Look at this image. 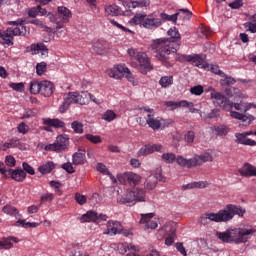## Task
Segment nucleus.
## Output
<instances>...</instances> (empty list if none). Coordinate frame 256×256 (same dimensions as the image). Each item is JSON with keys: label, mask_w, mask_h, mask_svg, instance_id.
Wrapping results in <instances>:
<instances>
[{"label": "nucleus", "mask_w": 256, "mask_h": 256, "mask_svg": "<svg viewBox=\"0 0 256 256\" xmlns=\"http://www.w3.org/2000/svg\"><path fill=\"white\" fill-rule=\"evenodd\" d=\"M31 51H40L41 55L47 56L49 53V49L43 43L32 44L30 46Z\"/></svg>", "instance_id": "nucleus-38"}, {"label": "nucleus", "mask_w": 256, "mask_h": 256, "mask_svg": "<svg viewBox=\"0 0 256 256\" xmlns=\"http://www.w3.org/2000/svg\"><path fill=\"white\" fill-rule=\"evenodd\" d=\"M47 71V63L45 62H40L36 65V73L37 75L41 76L43 73Z\"/></svg>", "instance_id": "nucleus-56"}, {"label": "nucleus", "mask_w": 256, "mask_h": 256, "mask_svg": "<svg viewBox=\"0 0 256 256\" xmlns=\"http://www.w3.org/2000/svg\"><path fill=\"white\" fill-rule=\"evenodd\" d=\"M252 103H245L241 101L240 103H233V107L236 109V111H243L244 113H247L249 109L252 107Z\"/></svg>", "instance_id": "nucleus-39"}, {"label": "nucleus", "mask_w": 256, "mask_h": 256, "mask_svg": "<svg viewBox=\"0 0 256 256\" xmlns=\"http://www.w3.org/2000/svg\"><path fill=\"white\" fill-rule=\"evenodd\" d=\"M216 135H219L220 137H225L227 133H229V128L225 125L217 126L215 128Z\"/></svg>", "instance_id": "nucleus-53"}, {"label": "nucleus", "mask_w": 256, "mask_h": 256, "mask_svg": "<svg viewBox=\"0 0 256 256\" xmlns=\"http://www.w3.org/2000/svg\"><path fill=\"white\" fill-rule=\"evenodd\" d=\"M205 90L203 89V86H201V85H197V86H194V87H192L191 89H190V93L192 94V95H203V92H204Z\"/></svg>", "instance_id": "nucleus-61"}, {"label": "nucleus", "mask_w": 256, "mask_h": 256, "mask_svg": "<svg viewBox=\"0 0 256 256\" xmlns=\"http://www.w3.org/2000/svg\"><path fill=\"white\" fill-rule=\"evenodd\" d=\"M53 199L52 193H45L40 198V205H43V203H47L48 201H51Z\"/></svg>", "instance_id": "nucleus-62"}, {"label": "nucleus", "mask_w": 256, "mask_h": 256, "mask_svg": "<svg viewBox=\"0 0 256 256\" xmlns=\"http://www.w3.org/2000/svg\"><path fill=\"white\" fill-rule=\"evenodd\" d=\"M43 124L48 127H55V129H65V122L59 119L44 118Z\"/></svg>", "instance_id": "nucleus-29"}, {"label": "nucleus", "mask_w": 256, "mask_h": 256, "mask_svg": "<svg viewBox=\"0 0 256 256\" xmlns=\"http://www.w3.org/2000/svg\"><path fill=\"white\" fill-rule=\"evenodd\" d=\"M236 143L239 145H247L248 147H255L256 141L252 140L251 138H247L244 133H236Z\"/></svg>", "instance_id": "nucleus-24"}, {"label": "nucleus", "mask_w": 256, "mask_h": 256, "mask_svg": "<svg viewBox=\"0 0 256 256\" xmlns=\"http://www.w3.org/2000/svg\"><path fill=\"white\" fill-rule=\"evenodd\" d=\"M53 91H55V86L53 85V83H51V81H41L40 93L44 97H51L53 95Z\"/></svg>", "instance_id": "nucleus-20"}, {"label": "nucleus", "mask_w": 256, "mask_h": 256, "mask_svg": "<svg viewBox=\"0 0 256 256\" xmlns=\"http://www.w3.org/2000/svg\"><path fill=\"white\" fill-rule=\"evenodd\" d=\"M224 79L220 80L221 87H231V85H235L236 80L235 78L228 76L225 74V76H222Z\"/></svg>", "instance_id": "nucleus-41"}, {"label": "nucleus", "mask_w": 256, "mask_h": 256, "mask_svg": "<svg viewBox=\"0 0 256 256\" xmlns=\"http://www.w3.org/2000/svg\"><path fill=\"white\" fill-rule=\"evenodd\" d=\"M196 160V167L202 163H207L213 161V156L209 152H204L201 155H196L193 157Z\"/></svg>", "instance_id": "nucleus-33"}, {"label": "nucleus", "mask_w": 256, "mask_h": 256, "mask_svg": "<svg viewBox=\"0 0 256 256\" xmlns=\"http://www.w3.org/2000/svg\"><path fill=\"white\" fill-rule=\"evenodd\" d=\"M253 233H256V229L248 224L239 228H228L226 231L216 232V237L222 243H234L235 245H241L242 243H247Z\"/></svg>", "instance_id": "nucleus-3"}, {"label": "nucleus", "mask_w": 256, "mask_h": 256, "mask_svg": "<svg viewBox=\"0 0 256 256\" xmlns=\"http://www.w3.org/2000/svg\"><path fill=\"white\" fill-rule=\"evenodd\" d=\"M173 83V76H164L160 79L159 84L161 87H169Z\"/></svg>", "instance_id": "nucleus-51"}, {"label": "nucleus", "mask_w": 256, "mask_h": 256, "mask_svg": "<svg viewBox=\"0 0 256 256\" xmlns=\"http://www.w3.org/2000/svg\"><path fill=\"white\" fill-rule=\"evenodd\" d=\"M13 241L14 243H18L19 239H17L16 237H8V238H2L0 240V250L1 249H11L13 247Z\"/></svg>", "instance_id": "nucleus-32"}, {"label": "nucleus", "mask_w": 256, "mask_h": 256, "mask_svg": "<svg viewBox=\"0 0 256 256\" xmlns=\"http://www.w3.org/2000/svg\"><path fill=\"white\" fill-rule=\"evenodd\" d=\"M176 163L180 167H187V169H193V167H197V160L194 158L186 159L183 156L176 157Z\"/></svg>", "instance_id": "nucleus-22"}, {"label": "nucleus", "mask_w": 256, "mask_h": 256, "mask_svg": "<svg viewBox=\"0 0 256 256\" xmlns=\"http://www.w3.org/2000/svg\"><path fill=\"white\" fill-rule=\"evenodd\" d=\"M184 59L194 67H199L200 69H205V57L201 54L184 56Z\"/></svg>", "instance_id": "nucleus-19"}, {"label": "nucleus", "mask_w": 256, "mask_h": 256, "mask_svg": "<svg viewBox=\"0 0 256 256\" xmlns=\"http://www.w3.org/2000/svg\"><path fill=\"white\" fill-rule=\"evenodd\" d=\"M239 173L242 177H256V168L255 166L246 163L239 169Z\"/></svg>", "instance_id": "nucleus-25"}, {"label": "nucleus", "mask_w": 256, "mask_h": 256, "mask_svg": "<svg viewBox=\"0 0 256 256\" xmlns=\"http://www.w3.org/2000/svg\"><path fill=\"white\" fill-rule=\"evenodd\" d=\"M167 33L170 38H159L153 40L151 43V49L153 53H156V59L161 61L165 67L171 65L169 63V55L177 53V50L181 47V44L179 43L181 41L179 30L173 27L170 28Z\"/></svg>", "instance_id": "nucleus-1"}, {"label": "nucleus", "mask_w": 256, "mask_h": 256, "mask_svg": "<svg viewBox=\"0 0 256 256\" xmlns=\"http://www.w3.org/2000/svg\"><path fill=\"white\" fill-rule=\"evenodd\" d=\"M146 124L150 127V129H153V131H159V129H161V118H155L153 114H148Z\"/></svg>", "instance_id": "nucleus-23"}, {"label": "nucleus", "mask_w": 256, "mask_h": 256, "mask_svg": "<svg viewBox=\"0 0 256 256\" xmlns=\"http://www.w3.org/2000/svg\"><path fill=\"white\" fill-rule=\"evenodd\" d=\"M166 107H168L169 109H171V111H175V109L179 108V107H189V101L187 100H182V101H166L165 102Z\"/></svg>", "instance_id": "nucleus-31"}, {"label": "nucleus", "mask_w": 256, "mask_h": 256, "mask_svg": "<svg viewBox=\"0 0 256 256\" xmlns=\"http://www.w3.org/2000/svg\"><path fill=\"white\" fill-rule=\"evenodd\" d=\"M61 167L66 171V173H69V175H73V173H75V168L71 162L64 163Z\"/></svg>", "instance_id": "nucleus-58"}, {"label": "nucleus", "mask_w": 256, "mask_h": 256, "mask_svg": "<svg viewBox=\"0 0 256 256\" xmlns=\"http://www.w3.org/2000/svg\"><path fill=\"white\" fill-rule=\"evenodd\" d=\"M107 219L109 217L106 214L90 210L80 217V223H101V221H107Z\"/></svg>", "instance_id": "nucleus-11"}, {"label": "nucleus", "mask_w": 256, "mask_h": 256, "mask_svg": "<svg viewBox=\"0 0 256 256\" xmlns=\"http://www.w3.org/2000/svg\"><path fill=\"white\" fill-rule=\"evenodd\" d=\"M205 187H207V182L200 181V182H192L190 184H186L182 186V189H184V191H187V189H205Z\"/></svg>", "instance_id": "nucleus-37"}, {"label": "nucleus", "mask_w": 256, "mask_h": 256, "mask_svg": "<svg viewBox=\"0 0 256 256\" xmlns=\"http://www.w3.org/2000/svg\"><path fill=\"white\" fill-rule=\"evenodd\" d=\"M127 53L130 57H133L138 61L140 64V71L143 75H147V72L153 69V66H151V60H149V57H147L145 52H139L135 48H130Z\"/></svg>", "instance_id": "nucleus-4"}, {"label": "nucleus", "mask_w": 256, "mask_h": 256, "mask_svg": "<svg viewBox=\"0 0 256 256\" xmlns=\"http://www.w3.org/2000/svg\"><path fill=\"white\" fill-rule=\"evenodd\" d=\"M163 151V145L161 144H146L138 151V157H147L153 153H161Z\"/></svg>", "instance_id": "nucleus-14"}, {"label": "nucleus", "mask_w": 256, "mask_h": 256, "mask_svg": "<svg viewBox=\"0 0 256 256\" xmlns=\"http://www.w3.org/2000/svg\"><path fill=\"white\" fill-rule=\"evenodd\" d=\"M19 145H21L19 138L13 137L9 142L4 143L3 147L6 149H13V147H19Z\"/></svg>", "instance_id": "nucleus-46"}, {"label": "nucleus", "mask_w": 256, "mask_h": 256, "mask_svg": "<svg viewBox=\"0 0 256 256\" xmlns=\"http://www.w3.org/2000/svg\"><path fill=\"white\" fill-rule=\"evenodd\" d=\"M64 100L70 105L75 103V92H69L66 96H64Z\"/></svg>", "instance_id": "nucleus-63"}, {"label": "nucleus", "mask_w": 256, "mask_h": 256, "mask_svg": "<svg viewBox=\"0 0 256 256\" xmlns=\"http://www.w3.org/2000/svg\"><path fill=\"white\" fill-rule=\"evenodd\" d=\"M7 23L13 26L6 29V35L9 37H25L27 35V28L23 26L25 20L18 19L16 21H8Z\"/></svg>", "instance_id": "nucleus-5"}, {"label": "nucleus", "mask_w": 256, "mask_h": 256, "mask_svg": "<svg viewBox=\"0 0 256 256\" xmlns=\"http://www.w3.org/2000/svg\"><path fill=\"white\" fill-rule=\"evenodd\" d=\"M102 119L108 123H111V121H115V119H117V114L113 110H107L102 115Z\"/></svg>", "instance_id": "nucleus-44"}, {"label": "nucleus", "mask_w": 256, "mask_h": 256, "mask_svg": "<svg viewBox=\"0 0 256 256\" xmlns=\"http://www.w3.org/2000/svg\"><path fill=\"white\" fill-rule=\"evenodd\" d=\"M117 179L121 185H129L130 187H137L141 183V175L133 172H124L117 175Z\"/></svg>", "instance_id": "nucleus-9"}, {"label": "nucleus", "mask_w": 256, "mask_h": 256, "mask_svg": "<svg viewBox=\"0 0 256 256\" xmlns=\"http://www.w3.org/2000/svg\"><path fill=\"white\" fill-rule=\"evenodd\" d=\"M146 17H147V14L138 13V14H135V16L132 19H130L128 23L130 25H142L143 27Z\"/></svg>", "instance_id": "nucleus-36"}, {"label": "nucleus", "mask_w": 256, "mask_h": 256, "mask_svg": "<svg viewBox=\"0 0 256 256\" xmlns=\"http://www.w3.org/2000/svg\"><path fill=\"white\" fill-rule=\"evenodd\" d=\"M117 201L121 203V205H135V192L127 191L122 196H119Z\"/></svg>", "instance_id": "nucleus-21"}, {"label": "nucleus", "mask_w": 256, "mask_h": 256, "mask_svg": "<svg viewBox=\"0 0 256 256\" xmlns=\"http://www.w3.org/2000/svg\"><path fill=\"white\" fill-rule=\"evenodd\" d=\"M11 177L13 181H16L17 183H23L25 179L27 178V173L23 171V169H8L7 173V179Z\"/></svg>", "instance_id": "nucleus-18"}, {"label": "nucleus", "mask_w": 256, "mask_h": 256, "mask_svg": "<svg viewBox=\"0 0 256 256\" xmlns=\"http://www.w3.org/2000/svg\"><path fill=\"white\" fill-rule=\"evenodd\" d=\"M72 16L73 14L71 13V10H69L65 6H59L58 14L55 18V25L57 31H59V29H65V23H69Z\"/></svg>", "instance_id": "nucleus-7"}, {"label": "nucleus", "mask_w": 256, "mask_h": 256, "mask_svg": "<svg viewBox=\"0 0 256 256\" xmlns=\"http://www.w3.org/2000/svg\"><path fill=\"white\" fill-rule=\"evenodd\" d=\"M92 47H93V51H95L97 55H104L108 47V44L105 40H96L93 42Z\"/></svg>", "instance_id": "nucleus-27"}, {"label": "nucleus", "mask_w": 256, "mask_h": 256, "mask_svg": "<svg viewBox=\"0 0 256 256\" xmlns=\"http://www.w3.org/2000/svg\"><path fill=\"white\" fill-rule=\"evenodd\" d=\"M181 13L182 15H184V17L186 19H191V17L193 16V13L191 11H189V9H180L179 12L173 14V15H169L165 12L160 13L159 17L161 18L162 23H165L166 21H171L172 23H177V19L179 17H181Z\"/></svg>", "instance_id": "nucleus-12"}, {"label": "nucleus", "mask_w": 256, "mask_h": 256, "mask_svg": "<svg viewBox=\"0 0 256 256\" xmlns=\"http://www.w3.org/2000/svg\"><path fill=\"white\" fill-rule=\"evenodd\" d=\"M161 25H163V20H161V17L158 18L157 14H146L145 22L143 23L145 29H157Z\"/></svg>", "instance_id": "nucleus-15"}, {"label": "nucleus", "mask_w": 256, "mask_h": 256, "mask_svg": "<svg viewBox=\"0 0 256 256\" xmlns=\"http://www.w3.org/2000/svg\"><path fill=\"white\" fill-rule=\"evenodd\" d=\"M157 179H158L157 176H154V175L148 176L144 183L145 189H147L148 191H153V189L157 187Z\"/></svg>", "instance_id": "nucleus-34"}, {"label": "nucleus", "mask_w": 256, "mask_h": 256, "mask_svg": "<svg viewBox=\"0 0 256 256\" xmlns=\"http://www.w3.org/2000/svg\"><path fill=\"white\" fill-rule=\"evenodd\" d=\"M119 3L126 8L124 15H129L131 9H145L151 5L149 0H119Z\"/></svg>", "instance_id": "nucleus-10"}, {"label": "nucleus", "mask_w": 256, "mask_h": 256, "mask_svg": "<svg viewBox=\"0 0 256 256\" xmlns=\"http://www.w3.org/2000/svg\"><path fill=\"white\" fill-rule=\"evenodd\" d=\"M2 211H3V213H6V215H14V216L17 215V213H19L17 208H15L11 205L4 206Z\"/></svg>", "instance_id": "nucleus-54"}, {"label": "nucleus", "mask_w": 256, "mask_h": 256, "mask_svg": "<svg viewBox=\"0 0 256 256\" xmlns=\"http://www.w3.org/2000/svg\"><path fill=\"white\" fill-rule=\"evenodd\" d=\"M230 115L231 117H233V119H238L239 121H243L244 123L248 121V125H251V123L255 121V116L253 115H247V114L244 115L235 111H231Z\"/></svg>", "instance_id": "nucleus-28"}, {"label": "nucleus", "mask_w": 256, "mask_h": 256, "mask_svg": "<svg viewBox=\"0 0 256 256\" xmlns=\"http://www.w3.org/2000/svg\"><path fill=\"white\" fill-rule=\"evenodd\" d=\"M74 199L76 201V203H78V205H85V203H87V196L76 192L74 195Z\"/></svg>", "instance_id": "nucleus-52"}, {"label": "nucleus", "mask_w": 256, "mask_h": 256, "mask_svg": "<svg viewBox=\"0 0 256 256\" xmlns=\"http://www.w3.org/2000/svg\"><path fill=\"white\" fill-rule=\"evenodd\" d=\"M106 231H104V235H119L123 231V224L119 221L110 220L106 224Z\"/></svg>", "instance_id": "nucleus-16"}, {"label": "nucleus", "mask_w": 256, "mask_h": 256, "mask_svg": "<svg viewBox=\"0 0 256 256\" xmlns=\"http://www.w3.org/2000/svg\"><path fill=\"white\" fill-rule=\"evenodd\" d=\"M247 210L241 205L227 204L224 209L215 212H206L200 216L199 223L201 225H209V223H229L233 221L235 215L245 217Z\"/></svg>", "instance_id": "nucleus-2"}, {"label": "nucleus", "mask_w": 256, "mask_h": 256, "mask_svg": "<svg viewBox=\"0 0 256 256\" xmlns=\"http://www.w3.org/2000/svg\"><path fill=\"white\" fill-rule=\"evenodd\" d=\"M30 93H32V95H39V93H41V81L34 80L30 82Z\"/></svg>", "instance_id": "nucleus-40"}, {"label": "nucleus", "mask_w": 256, "mask_h": 256, "mask_svg": "<svg viewBox=\"0 0 256 256\" xmlns=\"http://www.w3.org/2000/svg\"><path fill=\"white\" fill-rule=\"evenodd\" d=\"M111 25H114V27H117V29H120L121 31H123L124 33H131L132 35L135 33L133 32V30L128 29L127 27L121 25L119 22H117L114 19L110 20Z\"/></svg>", "instance_id": "nucleus-48"}, {"label": "nucleus", "mask_w": 256, "mask_h": 256, "mask_svg": "<svg viewBox=\"0 0 256 256\" xmlns=\"http://www.w3.org/2000/svg\"><path fill=\"white\" fill-rule=\"evenodd\" d=\"M96 168L97 171L103 175H111V171H109V168H107V166H105L103 163H98Z\"/></svg>", "instance_id": "nucleus-59"}, {"label": "nucleus", "mask_w": 256, "mask_h": 256, "mask_svg": "<svg viewBox=\"0 0 256 256\" xmlns=\"http://www.w3.org/2000/svg\"><path fill=\"white\" fill-rule=\"evenodd\" d=\"M107 73H108V76L111 77L112 79H122L125 73L127 77L131 75L129 68L125 67V65L123 64L116 65L114 69H109Z\"/></svg>", "instance_id": "nucleus-13"}, {"label": "nucleus", "mask_w": 256, "mask_h": 256, "mask_svg": "<svg viewBox=\"0 0 256 256\" xmlns=\"http://www.w3.org/2000/svg\"><path fill=\"white\" fill-rule=\"evenodd\" d=\"M85 137L88 141H90V143H94L95 145L101 143V136L86 134Z\"/></svg>", "instance_id": "nucleus-57"}, {"label": "nucleus", "mask_w": 256, "mask_h": 256, "mask_svg": "<svg viewBox=\"0 0 256 256\" xmlns=\"http://www.w3.org/2000/svg\"><path fill=\"white\" fill-rule=\"evenodd\" d=\"M0 38H2L4 45H13V37L7 35L6 30L4 32L0 31Z\"/></svg>", "instance_id": "nucleus-50"}, {"label": "nucleus", "mask_w": 256, "mask_h": 256, "mask_svg": "<svg viewBox=\"0 0 256 256\" xmlns=\"http://www.w3.org/2000/svg\"><path fill=\"white\" fill-rule=\"evenodd\" d=\"M105 13H107V15H110L111 17H117L118 15H125V12L121 10V7L115 4L105 6Z\"/></svg>", "instance_id": "nucleus-30"}, {"label": "nucleus", "mask_w": 256, "mask_h": 256, "mask_svg": "<svg viewBox=\"0 0 256 256\" xmlns=\"http://www.w3.org/2000/svg\"><path fill=\"white\" fill-rule=\"evenodd\" d=\"M54 169H55V163H53L52 161H48L45 164L41 165L38 168V171L42 175H48V173H51V171H53Z\"/></svg>", "instance_id": "nucleus-35"}, {"label": "nucleus", "mask_w": 256, "mask_h": 256, "mask_svg": "<svg viewBox=\"0 0 256 256\" xmlns=\"http://www.w3.org/2000/svg\"><path fill=\"white\" fill-rule=\"evenodd\" d=\"M22 167H23V172L24 173H28L29 175H35V169L32 168V166L29 165V163L23 162Z\"/></svg>", "instance_id": "nucleus-60"}, {"label": "nucleus", "mask_w": 256, "mask_h": 256, "mask_svg": "<svg viewBox=\"0 0 256 256\" xmlns=\"http://www.w3.org/2000/svg\"><path fill=\"white\" fill-rule=\"evenodd\" d=\"M71 128L73 129L74 133H78L79 135L83 133V123L77 120L71 123Z\"/></svg>", "instance_id": "nucleus-49"}, {"label": "nucleus", "mask_w": 256, "mask_h": 256, "mask_svg": "<svg viewBox=\"0 0 256 256\" xmlns=\"http://www.w3.org/2000/svg\"><path fill=\"white\" fill-rule=\"evenodd\" d=\"M17 223H19V225H21L22 227H30L32 229H35V227H39L41 225V223L27 222L25 220H18Z\"/></svg>", "instance_id": "nucleus-55"}, {"label": "nucleus", "mask_w": 256, "mask_h": 256, "mask_svg": "<svg viewBox=\"0 0 256 256\" xmlns=\"http://www.w3.org/2000/svg\"><path fill=\"white\" fill-rule=\"evenodd\" d=\"M244 28L250 31V33H256V24H253V22L244 23Z\"/></svg>", "instance_id": "nucleus-64"}, {"label": "nucleus", "mask_w": 256, "mask_h": 256, "mask_svg": "<svg viewBox=\"0 0 256 256\" xmlns=\"http://www.w3.org/2000/svg\"><path fill=\"white\" fill-rule=\"evenodd\" d=\"M161 159L164 163L171 165L172 163H175L177 156L174 153H164L162 154Z\"/></svg>", "instance_id": "nucleus-42"}, {"label": "nucleus", "mask_w": 256, "mask_h": 256, "mask_svg": "<svg viewBox=\"0 0 256 256\" xmlns=\"http://www.w3.org/2000/svg\"><path fill=\"white\" fill-rule=\"evenodd\" d=\"M155 217L154 213L141 214V219L139 221L140 225H144L145 231L147 229H157V221H151Z\"/></svg>", "instance_id": "nucleus-17"}, {"label": "nucleus", "mask_w": 256, "mask_h": 256, "mask_svg": "<svg viewBox=\"0 0 256 256\" xmlns=\"http://www.w3.org/2000/svg\"><path fill=\"white\" fill-rule=\"evenodd\" d=\"M133 193L135 195V203H137V201L140 203L145 202V190L137 188L133 190Z\"/></svg>", "instance_id": "nucleus-45"}, {"label": "nucleus", "mask_w": 256, "mask_h": 256, "mask_svg": "<svg viewBox=\"0 0 256 256\" xmlns=\"http://www.w3.org/2000/svg\"><path fill=\"white\" fill-rule=\"evenodd\" d=\"M69 147V136L66 134H62L57 136L56 140L52 144H48L45 146V151H55L59 153L61 151H65Z\"/></svg>", "instance_id": "nucleus-8"}, {"label": "nucleus", "mask_w": 256, "mask_h": 256, "mask_svg": "<svg viewBox=\"0 0 256 256\" xmlns=\"http://www.w3.org/2000/svg\"><path fill=\"white\" fill-rule=\"evenodd\" d=\"M163 227L167 235H175V231H177V228H175L176 224L174 222H168Z\"/></svg>", "instance_id": "nucleus-47"}, {"label": "nucleus", "mask_w": 256, "mask_h": 256, "mask_svg": "<svg viewBox=\"0 0 256 256\" xmlns=\"http://www.w3.org/2000/svg\"><path fill=\"white\" fill-rule=\"evenodd\" d=\"M210 98L216 107H221L224 111H231L233 108V102L229 101V98L221 92H215V90H213L210 94Z\"/></svg>", "instance_id": "nucleus-6"}, {"label": "nucleus", "mask_w": 256, "mask_h": 256, "mask_svg": "<svg viewBox=\"0 0 256 256\" xmlns=\"http://www.w3.org/2000/svg\"><path fill=\"white\" fill-rule=\"evenodd\" d=\"M30 23L32 25H35L39 29H43L44 31H46V33H51V28L49 26L45 25V23H43V21H41L39 19L31 20Z\"/></svg>", "instance_id": "nucleus-43"}, {"label": "nucleus", "mask_w": 256, "mask_h": 256, "mask_svg": "<svg viewBox=\"0 0 256 256\" xmlns=\"http://www.w3.org/2000/svg\"><path fill=\"white\" fill-rule=\"evenodd\" d=\"M85 163H87V157L84 150H79L72 155L73 165H85Z\"/></svg>", "instance_id": "nucleus-26"}]
</instances>
